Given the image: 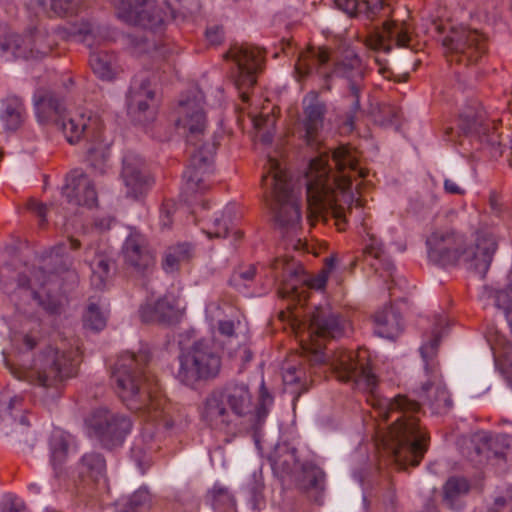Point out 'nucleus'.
Here are the masks:
<instances>
[{
  "mask_svg": "<svg viewBox=\"0 0 512 512\" xmlns=\"http://www.w3.org/2000/svg\"><path fill=\"white\" fill-rule=\"evenodd\" d=\"M336 172L331 173L328 156L321 154L312 159L305 174L307 203L314 214H331L339 230H344L347 215H352L353 205L363 206L360 184L356 185L358 196L352 190V174L360 178L366 171L358 168L356 153L341 146L332 153Z\"/></svg>",
  "mask_w": 512,
  "mask_h": 512,
  "instance_id": "1",
  "label": "nucleus"
},
{
  "mask_svg": "<svg viewBox=\"0 0 512 512\" xmlns=\"http://www.w3.org/2000/svg\"><path fill=\"white\" fill-rule=\"evenodd\" d=\"M346 321L330 308L317 307L310 318L309 343L302 344L303 357L311 369L327 366L337 380L375 396L378 380L367 364L366 356L354 351L337 349L326 358L318 338H337L344 334Z\"/></svg>",
  "mask_w": 512,
  "mask_h": 512,
  "instance_id": "2",
  "label": "nucleus"
},
{
  "mask_svg": "<svg viewBox=\"0 0 512 512\" xmlns=\"http://www.w3.org/2000/svg\"><path fill=\"white\" fill-rule=\"evenodd\" d=\"M376 401L379 407L378 416L385 421L393 420L387 435L382 439L384 448L393 455L401 468L406 465H419L429 439L415 416L420 411L419 403L402 395Z\"/></svg>",
  "mask_w": 512,
  "mask_h": 512,
  "instance_id": "3",
  "label": "nucleus"
},
{
  "mask_svg": "<svg viewBox=\"0 0 512 512\" xmlns=\"http://www.w3.org/2000/svg\"><path fill=\"white\" fill-rule=\"evenodd\" d=\"M150 353H122L112 369V382L122 402L131 410L147 412L152 421L162 417L164 399L158 395V382L150 373Z\"/></svg>",
  "mask_w": 512,
  "mask_h": 512,
  "instance_id": "4",
  "label": "nucleus"
},
{
  "mask_svg": "<svg viewBox=\"0 0 512 512\" xmlns=\"http://www.w3.org/2000/svg\"><path fill=\"white\" fill-rule=\"evenodd\" d=\"M330 54L323 47H309L302 51L295 64V75L298 81H302L315 74L320 80V90L330 91L334 77L345 78L348 82L351 99V109L348 116L350 125L354 123L355 115L360 111V97L364 88L365 66L357 55H347L341 61L329 67Z\"/></svg>",
  "mask_w": 512,
  "mask_h": 512,
  "instance_id": "5",
  "label": "nucleus"
},
{
  "mask_svg": "<svg viewBox=\"0 0 512 512\" xmlns=\"http://www.w3.org/2000/svg\"><path fill=\"white\" fill-rule=\"evenodd\" d=\"M426 244L431 261L440 265L462 262L467 269L481 276L488 271L497 249L496 238L490 231H479L474 247L467 244L464 234L451 228L436 229Z\"/></svg>",
  "mask_w": 512,
  "mask_h": 512,
  "instance_id": "6",
  "label": "nucleus"
},
{
  "mask_svg": "<svg viewBox=\"0 0 512 512\" xmlns=\"http://www.w3.org/2000/svg\"><path fill=\"white\" fill-rule=\"evenodd\" d=\"M269 174L262 177L266 203L275 224L284 233H294L301 225V189L276 159H269Z\"/></svg>",
  "mask_w": 512,
  "mask_h": 512,
  "instance_id": "7",
  "label": "nucleus"
},
{
  "mask_svg": "<svg viewBox=\"0 0 512 512\" xmlns=\"http://www.w3.org/2000/svg\"><path fill=\"white\" fill-rule=\"evenodd\" d=\"M254 409L252 395L244 383H229L212 390L200 407L203 422L215 430L225 431L234 417H244Z\"/></svg>",
  "mask_w": 512,
  "mask_h": 512,
  "instance_id": "8",
  "label": "nucleus"
},
{
  "mask_svg": "<svg viewBox=\"0 0 512 512\" xmlns=\"http://www.w3.org/2000/svg\"><path fill=\"white\" fill-rule=\"evenodd\" d=\"M435 28L441 35L440 41L450 63L470 66L478 63L487 51V39L476 29L442 24Z\"/></svg>",
  "mask_w": 512,
  "mask_h": 512,
  "instance_id": "9",
  "label": "nucleus"
},
{
  "mask_svg": "<svg viewBox=\"0 0 512 512\" xmlns=\"http://www.w3.org/2000/svg\"><path fill=\"white\" fill-rule=\"evenodd\" d=\"M177 378L185 384L215 378L221 369L219 349L211 340L200 339L179 355Z\"/></svg>",
  "mask_w": 512,
  "mask_h": 512,
  "instance_id": "10",
  "label": "nucleus"
},
{
  "mask_svg": "<svg viewBox=\"0 0 512 512\" xmlns=\"http://www.w3.org/2000/svg\"><path fill=\"white\" fill-rule=\"evenodd\" d=\"M440 339L434 336L428 343L420 347L425 362V371L429 379L421 386L418 397L428 405L433 414H445L452 407V399L442 381L438 366L432 361L436 355Z\"/></svg>",
  "mask_w": 512,
  "mask_h": 512,
  "instance_id": "11",
  "label": "nucleus"
},
{
  "mask_svg": "<svg viewBox=\"0 0 512 512\" xmlns=\"http://www.w3.org/2000/svg\"><path fill=\"white\" fill-rule=\"evenodd\" d=\"M63 362L64 352L49 346L35 359L34 369L19 373L13 372V374L20 380L52 390L51 397L53 399H60L64 380L62 372Z\"/></svg>",
  "mask_w": 512,
  "mask_h": 512,
  "instance_id": "12",
  "label": "nucleus"
},
{
  "mask_svg": "<svg viewBox=\"0 0 512 512\" xmlns=\"http://www.w3.org/2000/svg\"><path fill=\"white\" fill-rule=\"evenodd\" d=\"M87 433L95 437L103 447L121 446L132 429L130 418L107 408L93 410L85 419Z\"/></svg>",
  "mask_w": 512,
  "mask_h": 512,
  "instance_id": "13",
  "label": "nucleus"
},
{
  "mask_svg": "<svg viewBox=\"0 0 512 512\" xmlns=\"http://www.w3.org/2000/svg\"><path fill=\"white\" fill-rule=\"evenodd\" d=\"M204 95L198 88L182 94L176 109V125L186 134L187 142L193 146L204 135L207 128V116L204 108Z\"/></svg>",
  "mask_w": 512,
  "mask_h": 512,
  "instance_id": "14",
  "label": "nucleus"
},
{
  "mask_svg": "<svg viewBox=\"0 0 512 512\" xmlns=\"http://www.w3.org/2000/svg\"><path fill=\"white\" fill-rule=\"evenodd\" d=\"M115 7L117 17L123 22L145 29H158L166 13L156 5L155 0H109Z\"/></svg>",
  "mask_w": 512,
  "mask_h": 512,
  "instance_id": "15",
  "label": "nucleus"
},
{
  "mask_svg": "<svg viewBox=\"0 0 512 512\" xmlns=\"http://www.w3.org/2000/svg\"><path fill=\"white\" fill-rule=\"evenodd\" d=\"M226 56L235 63V84L241 90L242 100L247 101L246 89L253 87L256 83V73L261 68L263 52L250 45H235Z\"/></svg>",
  "mask_w": 512,
  "mask_h": 512,
  "instance_id": "16",
  "label": "nucleus"
},
{
  "mask_svg": "<svg viewBox=\"0 0 512 512\" xmlns=\"http://www.w3.org/2000/svg\"><path fill=\"white\" fill-rule=\"evenodd\" d=\"M194 147L189 165L183 174L185 191L188 193L202 192L208 189L209 179L214 172L213 158L216 145L203 143L200 147Z\"/></svg>",
  "mask_w": 512,
  "mask_h": 512,
  "instance_id": "17",
  "label": "nucleus"
},
{
  "mask_svg": "<svg viewBox=\"0 0 512 512\" xmlns=\"http://www.w3.org/2000/svg\"><path fill=\"white\" fill-rule=\"evenodd\" d=\"M155 90L145 75L136 76L127 96L128 114L138 123L145 124L156 114Z\"/></svg>",
  "mask_w": 512,
  "mask_h": 512,
  "instance_id": "18",
  "label": "nucleus"
},
{
  "mask_svg": "<svg viewBox=\"0 0 512 512\" xmlns=\"http://www.w3.org/2000/svg\"><path fill=\"white\" fill-rule=\"evenodd\" d=\"M301 125L304 131V140L308 146L317 148L320 143V135L324 128L327 105L320 98L317 91H309L302 99Z\"/></svg>",
  "mask_w": 512,
  "mask_h": 512,
  "instance_id": "19",
  "label": "nucleus"
},
{
  "mask_svg": "<svg viewBox=\"0 0 512 512\" xmlns=\"http://www.w3.org/2000/svg\"><path fill=\"white\" fill-rule=\"evenodd\" d=\"M120 178L125 195L132 199H138L146 194L153 184L143 159L134 152H127L124 155Z\"/></svg>",
  "mask_w": 512,
  "mask_h": 512,
  "instance_id": "20",
  "label": "nucleus"
},
{
  "mask_svg": "<svg viewBox=\"0 0 512 512\" xmlns=\"http://www.w3.org/2000/svg\"><path fill=\"white\" fill-rule=\"evenodd\" d=\"M126 266L137 274H145L154 266L155 259L146 245L145 238L138 233H131L122 247Z\"/></svg>",
  "mask_w": 512,
  "mask_h": 512,
  "instance_id": "21",
  "label": "nucleus"
},
{
  "mask_svg": "<svg viewBox=\"0 0 512 512\" xmlns=\"http://www.w3.org/2000/svg\"><path fill=\"white\" fill-rule=\"evenodd\" d=\"M410 31L405 23L387 22L383 28L375 32L369 39L370 46L375 50L389 53L393 45L398 48H410Z\"/></svg>",
  "mask_w": 512,
  "mask_h": 512,
  "instance_id": "22",
  "label": "nucleus"
},
{
  "mask_svg": "<svg viewBox=\"0 0 512 512\" xmlns=\"http://www.w3.org/2000/svg\"><path fill=\"white\" fill-rule=\"evenodd\" d=\"M34 106L40 123L64 129V107L60 95L52 91L39 90L34 95Z\"/></svg>",
  "mask_w": 512,
  "mask_h": 512,
  "instance_id": "23",
  "label": "nucleus"
},
{
  "mask_svg": "<svg viewBox=\"0 0 512 512\" xmlns=\"http://www.w3.org/2000/svg\"><path fill=\"white\" fill-rule=\"evenodd\" d=\"M367 235L369 236V242L363 250L364 261L385 281L390 278L392 283L400 284L401 280L395 275V265L385 254L381 242L374 235L369 233Z\"/></svg>",
  "mask_w": 512,
  "mask_h": 512,
  "instance_id": "24",
  "label": "nucleus"
},
{
  "mask_svg": "<svg viewBox=\"0 0 512 512\" xmlns=\"http://www.w3.org/2000/svg\"><path fill=\"white\" fill-rule=\"evenodd\" d=\"M68 181L69 183L66 184V198L69 203L89 208L96 204V191L90 179L82 171H73Z\"/></svg>",
  "mask_w": 512,
  "mask_h": 512,
  "instance_id": "25",
  "label": "nucleus"
},
{
  "mask_svg": "<svg viewBox=\"0 0 512 512\" xmlns=\"http://www.w3.org/2000/svg\"><path fill=\"white\" fill-rule=\"evenodd\" d=\"M140 317L146 323L173 324L179 319V310L173 297H162L154 303H146L140 308Z\"/></svg>",
  "mask_w": 512,
  "mask_h": 512,
  "instance_id": "26",
  "label": "nucleus"
},
{
  "mask_svg": "<svg viewBox=\"0 0 512 512\" xmlns=\"http://www.w3.org/2000/svg\"><path fill=\"white\" fill-rule=\"evenodd\" d=\"M49 465L52 469L51 486L54 492L61 491L64 474V431L60 428L51 433L49 443Z\"/></svg>",
  "mask_w": 512,
  "mask_h": 512,
  "instance_id": "27",
  "label": "nucleus"
},
{
  "mask_svg": "<svg viewBox=\"0 0 512 512\" xmlns=\"http://www.w3.org/2000/svg\"><path fill=\"white\" fill-rule=\"evenodd\" d=\"M470 443L476 456H484L489 459L503 457L508 446V438L505 435L492 436L487 431H477L472 434Z\"/></svg>",
  "mask_w": 512,
  "mask_h": 512,
  "instance_id": "28",
  "label": "nucleus"
},
{
  "mask_svg": "<svg viewBox=\"0 0 512 512\" xmlns=\"http://www.w3.org/2000/svg\"><path fill=\"white\" fill-rule=\"evenodd\" d=\"M31 276L20 275L18 285L21 288H25L29 291L30 297L37 301L39 305L43 306L48 312L56 313L58 310V304L54 300H49L46 304L38 288L42 289L50 281L51 275L46 273L41 267L33 268L30 271Z\"/></svg>",
  "mask_w": 512,
  "mask_h": 512,
  "instance_id": "29",
  "label": "nucleus"
},
{
  "mask_svg": "<svg viewBox=\"0 0 512 512\" xmlns=\"http://www.w3.org/2000/svg\"><path fill=\"white\" fill-rule=\"evenodd\" d=\"M7 54L16 58L33 57L32 42L30 38L13 34L6 25L0 24V57Z\"/></svg>",
  "mask_w": 512,
  "mask_h": 512,
  "instance_id": "30",
  "label": "nucleus"
},
{
  "mask_svg": "<svg viewBox=\"0 0 512 512\" xmlns=\"http://www.w3.org/2000/svg\"><path fill=\"white\" fill-rule=\"evenodd\" d=\"M375 333L387 339L396 337L402 329L400 315L392 306L385 307L374 316Z\"/></svg>",
  "mask_w": 512,
  "mask_h": 512,
  "instance_id": "31",
  "label": "nucleus"
},
{
  "mask_svg": "<svg viewBox=\"0 0 512 512\" xmlns=\"http://www.w3.org/2000/svg\"><path fill=\"white\" fill-rule=\"evenodd\" d=\"M79 476L99 483L105 479L106 462L99 453L91 452L83 455L78 465Z\"/></svg>",
  "mask_w": 512,
  "mask_h": 512,
  "instance_id": "32",
  "label": "nucleus"
},
{
  "mask_svg": "<svg viewBox=\"0 0 512 512\" xmlns=\"http://www.w3.org/2000/svg\"><path fill=\"white\" fill-rule=\"evenodd\" d=\"M98 125L97 119L92 118L90 114L85 112L77 113L70 116L68 126L70 136L66 137V141L70 144H76L80 141L83 136H88L90 133H94L96 126Z\"/></svg>",
  "mask_w": 512,
  "mask_h": 512,
  "instance_id": "33",
  "label": "nucleus"
},
{
  "mask_svg": "<svg viewBox=\"0 0 512 512\" xmlns=\"http://www.w3.org/2000/svg\"><path fill=\"white\" fill-rule=\"evenodd\" d=\"M89 62L93 72L103 80L113 79L117 72L116 56L107 50L91 52Z\"/></svg>",
  "mask_w": 512,
  "mask_h": 512,
  "instance_id": "34",
  "label": "nucleus"
},
{
  "mask_svg": "<svg viewBox=\"0 0 512 512\" xmlns=\"http://www.w3.org/2000/svg\"><path fill=\"white\" fill-rule=\"evenodd\" d=\"M26 117L23 101L18 97H8L3 103L2 121L4 127L10 131L19 129Z\"/></svg>",
  "mask_w": 512,
  "mask_h": 512,
  "instance_id": "35",
  "label": "nucleus"
},
{
  "mask_svg": "<svg viewBox=\"0 0 512 512\" xmlns=\"http://www.w3.org/2000/svg\"><path fill=\"white\" fill-rule=\"evenodd\" d=\"M193 257V247L188 243L170 246L164 253L162 267L166 272H174L180 265L187 263Z\"/></svg>",
  "mask_w": 512,
  "mask_h": 512,
  "instance_id": "36",
  "label": "nucleus"
},
{
  "mask_svg": "<svg viewBox=\"0 0 512 512\" xmlns=\"http://www.w3.org/2000/svg\"><path fill=\"white\" fill-rule=\"evenodd\" d=\"M470 485L465 478L451 477L444 485V502L452 510L462 507L460 498L469 492Z\"/></svg>",
  "mask_w": 512,
  "mask_h": 512,
  "instance_id": "37",
  "label": "nucleus"
},
{
  "mask_svg": "<svg viewBox=\"0 0 512 512\" xmlns=\"http://www.w3.org/2000/svg\"><path fill=\"white\" fill-rule=\"evenodd\" d=\"M460 127L466 134L481 137L489 130V123L486 122L482 110L467 109L461 113Z\"/></svg>",
  "mask_w": 512,
  "mask_h": 512,
  "instance_id": "38",
  "label": "nucleus"
},
{
  "mask_svg": "<svg viewBox=\"0 0 512 512\" xmlns=\"http://www.w3.org/2000/svg\"><path fill=\"white\" fill-rule=\"evenodd\" d=\"M269 459L274 470L289 473L297 463L296 449L286 443L278 444Z\"/></svg>",
  "mask_w": 512,
  "mask_h": 512,
  "instance_id": "39",
  "label": "nucleus"
},
{
  "mask_svg": "<svg viewBox=\"0 0 512 512\" xmlns=\"http://www.w3.org/2000/svg\"><path fill=\"white\" fill-rule=\"evenodd\" d=\"M233 207L227 206L220 213H216L211 225L205 230L209 238H224L229 231V225L232 221Z\"/></svg>",
  "mask_w": 512,
  "mask_h": 512,
  "instance_id": "40",
  "label": "nucleus"
},
{
  "mask_svg": "<svg viewBox=\"0 0 512 512\" xmlns=\"http://www.w3.org/2000/svg\"><path fill=\"white\" fill-rule=\"evenodd\" d=\"M107 314L97 303L90 302L83 315V325L93 331H101L105 328Z\"/></svg>",
  "mask_w": 512,
  "mask_h": 512,
  "instance_id": "41",
  "label": "nucleus"
},
{
  "mask_svg": "<svg viewBox=\"0 0 512 512\" xmlns=\"http://www.w3.org/2000/svg\"><path fill=\"white\" fill-rule=\"evenodd\" d=\"M91 269V284L98 290L104 289L110 272L109 261L106 258L99 256L91 263Z\"/></svg>",
  "mask_w": 512,
  "mask_h": 512,
  "instance_id": "42",
  "label": "nucleus"
},
{
  "mask_svg": "<svg viewBox=\"0 0 512 512\" xmlns=\"http://www.w3.org/2000/svg\"><path fill=\"white\" fill-rule=\"evenodd\" d=\"M70 350L66 349V379L75 377L82 362L81 342L77 339L69 341Z\"/></svg>",
  "mask_w": 512,
  "mask_h": 512,
  "instance_id": "43",
  "label": "nucleus"
},
{
  "mask_svg": "<svg viewBox=\"0 0 512 512\" xmlns=\"http://www.w3.org/2000/svg\"><path fill=\"white\" fill-rule=\"evenodd\" d=\"M152 507V495L147 488L135 491L128 501V508L118 512H146Z\"/></svg>",
  "mask_w": 512,
  "mask_h": 512,
  "instance_id": "44",
  "label": "nucleus"
},
{
  "mask_svg": "<svg viewBox=\"0 0 512 512\" xmlns=\"http://www.w3.org/2000/svg\"><path fill=\"white\" fill-rule=\"evenodd\" d=\"M210 495L214 509L220 512H231L234 509L235 500L226 488L214 486Z\"/></svg>",
  "mask_w": 512,
  "mask_h": 512,
  "instance_id": "45",
  "label": "nucleus"
},
{
  "mask_svg": "<svg viewBox=\"0 0 512 512\" xmlns=\"http://www.w3.org/2000/svg\"><path fill=\"white\" fill-rule=\"evenodd\" d=\"M495 302L497 307L504 311L512 332V273L509 276V284L507 287L497 291L495 295Z\"/></svg>",
  "mask_w": 512,
  "mask_h": 512,
  "instance_id": "46",
  "label": "nucleus"
},
{
  "mask_svg": "<svg viewBox=\"0 0 512 512\" xmlns=\"http://www.w3.org/2000/svg\"><path fill=\"white\" fill-rule=\"evenodd\" d=\"M282 269V273L279 274L277 272L276 277L281 278L283 282H285V292L293 291L297 287V278L299 276V272L290 264H285L283 261L276 260L273 269L278 271Z\"/></svg>",
  "mask_w": 512,
  "mask_h": 512,
  "instance_id": "47",
  "label": "nucleus"
},
{
  "mask_svg": "<svg viewBox=\"0 0 512 512\" xmlns=\"http://www.w3.org/2000/svg\"><path fill=\"white\" fill-rule=\"evenodd\" d=\"M72 37V38H78L85 42L89 47L92 46V37H93V31L92 27L87 22H67L66 21V38Z\"/></svg>",
  "mask_w": 512,
  "mask_h": 512,
  "instance_id": "48",
  "label": "nucleus"
},
{
  "mask_svg": "<svg viewBox=\"0 0 512 512\" xmlns=\"http://www.w3.org/2000/svg\"><path fill=\"white\" fill-rule=\"evenodd\" d=\"M308 380L306 367L302 364L290 365L283 370V382L287 386L299 384L304 386Z\"/></svg>",
  "mask_w": 512,
  "mask_h": 512,
  "instance_id": "49",
  "label": "nucleus"
},
{
  "mask_svg": "<svg viewBox=\"0 0 512 512\" xmlns=\"http://www.w3.org/2000/svg\"><path fill=\"white\" fill-rule=\"evenodd\" d=\"M323 481L324 472L320 468L313 465L303 466L302 487L304 489L321 488Z\"/></svg>",
  "mask_w": 512,
  "mask_h": 512,
  "instance_id": "50",
  "label": "nucleus"
},
{
  "mask_svg": "<svg viewBox=\"0 0 512 512\" xmlns=\"http://www.w3.org/2000/svg\"><path fill=\"white\" fill-rule=\"evenodd\" d=\"M28 8L41 10L49 18L62 17L64 14V0H50L49 8L43 0H31Z\"/></svg>",
  "mask_w": 512,
  "mask_h": 512,
  "instance_id": "51",
  "label": "nucleus"
},
{
  "mask_svg": "<svg viewBox=\"0 0 512 512\" xmlns=\"http://www.w3.org/2000/svg\"><path fill=\"white\" fill-rule=\"evenodd\" d=\"M264 484L259 477L253 476V481L247 486L249 502L254 510H260L265 506L263 495Z\"/></svg>",
  "mask_w": 512,
  "mask_h": 512,
  "instance_id": "52",
  "label": "nucleus"
},
{
  "mask_svg": "<svg viewBox=\"0 0 512 512\" xmlns=\"http://www.w3.org/2000/svg\"><path fill=\"white\" fill-rule=\"evenodd\" d=\"M256 275V268L253 265H250L244 269H239L235 271L230 279V284L240 289V287L246 286L248 282H251Z\"/></svg>",
  "mask_w": 512,
  "mask_h": 512,
  "instance_id": "53",
  "label": "nucleus"
},
{
  "mask_svg": "<svg viewBox=\"0 0 512 512\" xmlns=\"http://www.w3.org/2000/svg\"><path fill=\"white\" fill-rule=\"evenodd\" d=\"M27 208L28 210L35 213L39 217V226L43 228L45 223L47 222V216L54 209V206L53 204L47 206L37 201L36 199H30L27 202Z\"/></svg>",
  "mask_w": 512,
  "mask_h": 512,
  "instance_id": "54",
  "label": "nucleus"
},
{
  "mask_svg": "<svg viewBox=\"0 0 512 512\" xmlns=\"http://www.w3.org/2000/svg\"><path fill=\"white\" fill-rule=\"evenodd\" d=\"M384 8V0H361L359 13H365L368 18H373Z\"/></svg>",
  "mask_w": 512,
  "mask_h": 512,
  "instance_id": "55",
  "label": "nucleus"
},
{
  "mask_svg": "<svg viewBox=\"0 0 512 512\" xmlns=\"http://www.w3.org/2000/svg\"><path fill=\"white\" fill-rule=\"evenodd\" d=\"M2 512H29L24 501L15 496L9 495L6 497Z\"/></svg>",
  "mask_w": 512,
  "mask_h": 512,
  "instance_id": "56",
  "label": "nucleus"
},
{
  "mask_svg": "<svg viewBox=\"0 0 512 512\" xmlns=\"http://www.w3.org/2000/svg\"><path fill=\"white\" fill-rule=\"evenodd\" d=\"M383 123L387 125H396L398 124L399 118L401 116V111L395 106H384L382 109Z\"/></svg>",
  "mask_w": 512,
  "mask_h": 512,
  "instance_id": "57",
  "label": "nucleus"
},
{
  "mask_svg": "<svg viewBox=\"0 0 512 512\" xmlns=\"http://www.w3.org/2000/svg\"><path fill=\"white\" fill-rule=\"evenodd\" d=\"M218 331L222 336L231 339L236 336V324L232 320H221L218 323Z\"/></svg>",
  "mask_w": 512,
  "mask_h": 512,
  "instance_id": "58",
  "label": "nucleus"
},
{
  "mask_svg": "<svg viewBox=\"0 0 512 512\" xmlns=\"http://www.w3.org/2000/svg\"><path fill=\"white\" fill-rule=\"evenodd\" d=\"M224 38V33L221 27L213 26L206 30V39L211 45H219Z\"/></svg>",
  "mask_w": 512,
  "mask_h": 512,
  "instance_id": "59",
  "label": "nucleus"
},
{
  "mask_svg": "<svg viewBox=\"0 0 512 512\" xmlns=\"http://www.w3.org/2000/svg\"><path fill=\"white\" fill-rule=\"evenodd\" d=\"M361 0H335L337 6L348 14L360 12Z\"/></svg>",
  "mask_w": 512,
  "mask_h": 512,
  "instance_id": "60",
  "label": "nucleus"
},
{
  "mask_svg": "<svg viewBox=\"0 0 512 512\" xmlns=\"http://www.w3.org/2000/svg\"><path fill=\"white\" fill-rule=\"evenodd\" d=\"M327 280H328V271L322 270L316 276L312 277L309 280L308 284L311 288L320 290L325 287Z\"/></svg>",
  "mask_w": 512,
  "mask_h": 512,
  "instance_id": "61",
  "label": "nucleus"
},
{
  "mask_svg": "<svg viewBox=\"0 0 512 512\" xmlns=\"http://www.w3.org/2000/svg\"><path fill=\"white\" fill-rule=\"evenodd\" d=\"M444 190L449 194L462 195L464 194V189H462L454 180L445 179L444 181Z\"/></svg>",
  "mask_w": 512,
  "mask_h": 512,
  "instance_id": "62",
  "label": "nucleus"
},
{
  "mask_svg": "<svg viewBox=\"0 0 512 512\" xmlns=\"http://www.w3.org/2000/svg\"><path fill=\"white\" fill-rule=\"evenodd\" d=\"M160 224H161L162 227H169L170 224H171L169 210L166 209V207L161 212Z\"/></svg>",
  "mask_w": 512,
  "mask_h": 512,
  "instance_id": "63",
  "label": "nucleus"
},
{
  "mask_svg": "<svg viewBox=\"0 0 512 512\" xmlns=\"http://www.w3.org/2000/svg\"><path fill=\"white\" fill-rule=\"evenodd\" d=\"M335 263H336V259L334 257L326 258V260H325V268L323 270H327L328 274H329L330 271L334 268Z\"/></svg>",
  "mask_w": 512,
  "mask_h": 512,
  "instance_id": "64",
  "label": "nucleus"
}]
</instances>
